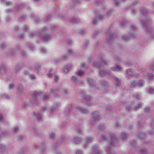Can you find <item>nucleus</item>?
Listing matches in <instances>:
<instances>
[{
  "label": "nucleus",
  "instance_id": "nucleus-40",
  "mask_svg": "<svg viewBox=\"0 0 154 154\" xmlns=\"http://www.w3.org/2000/svg\"><path fill=\"white\" fill-rule=\"evenodd\" d=\"M148 93L152 94L154 93V89L152 88H149L148 90Z\"/></svg>",
  "mask_w": 154,
  "mask_h": 154
},
{
  "label": "nucleus",
  "instance_id": "nucleus-17",
  "mask_svg": "<svg viewBox=\"0 0 154 154\" xmlns=\"http://www.w3.org/2000/svg\"><path fill=\"white\" fill-rule=\"evenodd\" d=\"M34 115L36 116L38 122H40L42 120V115L40 113L36 114L35 112H34Z\"/></svg>",
  "mask_w": 154,
  "mask_h": 154
},
{
  "label": "nucleus",
  "instance_id": "nucleus-23",
  "mask_svg": "<svg viewBox=\"0 0 154 154\" xmlns=\"http://www.w3.org/2000/svg\"><path fill=\"white\" fill-rule=\"evenodd\" d=\"M114 60L117 62H119L122 61L121 58L117 55H115L113 57Z\"/></svg>",
  "mask_w": 154,
  "mask_h": 154
},
{
  "label": "nucleus",
  "instance_id": "nucleus-37",
  "mask_svg": "<svg viewBox=\"0 0 154 154\" xmlns=\"http://www.w3.org/2000/svg\"><path fill=\"white\" fill-rule=\"evenodd\" d=\"M130 144L131 146L135 147L136 145V141L134 140H132L131 141Z\"/></svg>",
  "mask_w": 154,
  "mask_h": 154
},
{
  "label": "nucleus",
  "instance_id": "nucleus-32",
  "mask_svg": "<svg viewBox=\"0 0 154 154\" xmlns=\"http://www.w3.org/2000/svg\"><path fill=\"white\" fill-rule=\"evenodd\" d=\"M142 106V103L141 102L138 103L137 105L135 106L134 109L136 110L138 109Z\"/></svg>",
  "mask_w": 154,
  "mask_h": 154
},
{
  "label": "nucleus",
  "instance_id": "nucleus-64",
  "mask_svg": "<svg viewBox=\"0 0 154 154\" xmlns=\"http://www.w3.org/2000/svg\"><path fill=\"white\" fill-rule=\"evenodd\" d=\"M76 154H83V153L81 150H78L76 151Z\"/></svg>",
  "mask_w": 154,
  "mask_h": 154
},
{
  "label": "nucleus",
  "instance_id": "nucleus-43",
  "mask_svg": "<svg viewBox=\"0 0 154 154\" xmlns=\"http://www.w3.org/2000/svg\"><path fill=\"white\" fill-rule=\"evenodd\" d=\"M91 97L88 95H85L84 96V98L87 101H90Z\"/></svg>",
  "mask_w": 154,
  "mask_h": 154
},
{
  "label": "nucleus",
  "instance_id": "nucleus-54",
  "mask_svg": "<svg viewBox=\"0 0 154 154\" xmlns=\"http://www.w3.org/2000/svg\"><path fill=\"white\" fill-rule=\"evenodd\" d=\"M88 41H86L85 42L84 44L83 45V48L84 49H85L87 47L88 45Z\"/></svg>",
  "mask_w": 154,
  "mask_h": 154
},
{
  "label": "nucleus",
  "instance_id": "nucleus-27",
  "mask_svg": "<svg viewBox=\"0 0 154 154\" xmlns=\"http://www.w3.org/2000/svg\"><path fill=\"white\" fill-rule=\"evenodd\" d=\"M139 136L141 139H144L146 137V134L144 132H141L138 133Z\"/></svg>",
  "mask_w": 154,
  "mask_h": 154
},
{
  "label": "nucleus",
  "instance_id": "nucleus-20",
  "mask_svg": "<svg viewBox=\"0 0 154 154\" xmlns=\"http://www.w3.org/2000/svg\"><path fill=\"white\" fill-rule=\"evenodd\" d=\"M72 67L71 65H67L63 68V71L65 73L69 71Z\"/></svg>",
  "mask_w": 154,
  "mask_h": 154
},
{
  "label": "nucleus",
  "instance_id": "nucleus-10",
  "mask_svg": "<svg viewBox=\"0 0 154 154\" xmlns=\"http://www.w3.org/2000/svg\"><path fill=\"white\" fill-rule=\"evenodd\" d=\"M71 80L73 84L77 85H78V83L79 81V79L76 75H74L71 77Z\"/></svg>",
  "mask_w": 154,
  "mask_h": 154
},
{
  "label": "nucleus",
  "instance_id": "nucleus-24",
  "mask_svg": "<svg viewBox=\"0 0 154 154\" xmlns=\"http://www.w3.org/2000/svg\"><path fill=\"white\" fill-rule=\"evenodd\" d=\"M120 137L122 140H124L127 138V134L124 132H122L121 133Z\"/></svg>",
  "mask_w": 154,
  "mask_h": 154
},
{
  "label": "nucleus",
  "instance_id": "nucleus-21",
  "mask_svg": "<svg viewBox=\"0 0 154 154\" xmlns=\"http://www.w3.org/2000/svg\"><path fill=\"white\" fill-rule=\"evenodd\" d=\"M146 77L148 80L149 81H152L154 79V75L152 74L149 73L146 75Z\"/></svg>",
  "mask_w": 154,
  "mask_h": 154
},
{
  "label": "nucleus",
  "instance_id": "nucleus-38",
  "mask_svg": "<svg viewBox=\"0 0 154 154\" xmlns=\"http://www.w3.org/2000/svg\"><path fill=\"white\" fill-rule=\"evenodd\" d=\"M133 97L136 98L137 100H139L141 98V96L140 94H135L133 95Z\"/></svg>",
  "mask_w": 154,
  "mask_h": 154
},
{
  "label": "nucleus",
  "instance_id": "nucleus-8",
  "mask_svg": "<svg viewBox=\"0 0 154 154\" xmlns=\"http://www.w3.org/2000/svg\"><path fill=\"white\" fill-rule=\"evenodd\" d=\"M82 140V138L78 136L75 137L72 140V141L75 144H79L81 143Z\"/></svg>",
  "mask_w": 154,
  "mask_h": 154
},
{
  "label": "nucleus",
  "instance_id": "nucleus-36",
  "mask_svg": "<svg viewBox=\"0 0 154 154\" xmlns=\"http://www.w3.org/2000/svg\"><path fill=\"white\" fill-rule=\"evenodd\" d=\"M5 149V146L2 144H0V152H2Z\"/></svg>",
  "mask_w": 154,
  "mask_h": 154
},
{
  "label": "nucleus",
  "instance_id": "nucleus-28",
  "mask_svg": "<svg viewBox=\"0 0 154 154\" xmlns=\"http://www.w3.org/2000/svg\"><path fill=\"white\" fill-rule=\"evenodd\" d=\"M76 74L80 76H83L85 75V72L79 70L76 72Z\"/></svg>",
  "mask_w": 154,
  "mask_h": 154
},
{
  "label": "nucleus",
  "instance_id": "nucleus-4",
  "mask_svg": "<svg viewBox=\"0 0 154 154\" xmlns=\"http://www.w3.org/2000/svg\"><path fill=\"white\" fill-rule=\"evenodd\" d=\"M92 121L91 122V125L94 124L93 122H96L101 119V117L99 113L97 112H93L92 113Z\"/></svg>",
  "mask_w": 154,
  "mask_h": 154
},
{
  "label": "nucleus",
  "instance_id": "nucleus-6",
  "mask_svg": "<svg viewBox=\"0 0 154 154\" xmlns=\"http://www.w3.org/2000/svg\"><path fill=\"white\" fill-rule=\"evenodd\" d=\"M102 151L99 148L97 145L94 146L93 147L92 152L91 154H102Z\"/></svg>",
  "mask_w": 154,
  "mask_h": 154
},
{
  "label": "nucleus",
  "instance_id": "nucleus-41",
  "mask_svg": "<svg viewBox=\"0 0 154 154\" xmlns=\"http://www.w3.org/2000/svg\"><path fill=\"white\" fill-rule=\"evenodd\" d=\"M61 92L64 95H66L68 93V91L66 89L63 88L61 90Z\"/></svg>",
  "mask_w": 154,
  "mask_h": 154
},
{
  "label": "nucleus",
  "instance_id": "nucleus-45",
  "mask_svg": "<svg viewBox=\"0 0 154 154\" xmlns=\"http://www.w3.org/2000/svg\"><path fill=\"white\" fill-rule=\"evenodd\" d=\"M76 131L79 134H83V131L79 128H76Z\"/></svg>",
  "mask_w": 154,
  "mask_h": 154
},
{
  "label": "nucleus",
  "instance_id": "nucleus-57",
  "mask_svg": "<svg viewBox=\"0 0 154 154\" xmlns=\"http://www.w3.org/2000/svg\"><path fill=\"white\" fill-rule=\"evenodd\" d=\"M6 45L5 44V43H1L0 45V48L2 49H3L5 48L6 47Z\"/></svg>",
  "mask_w": 154,
  "mask_h": 154
},
{
  "label": "nucleus",
  "instance_id": "nucleus-14",
  "mask_svg": "<svg viewBox=\"0 0 154 154\" xmlns=\"http://www.w3.org/2000/svg\"><path fill=\"white\" fill-rule=\"evenodd\" d=\"M112 69L114 71H121L123 69L122 67L119 65H116L112 68Z\"/></svg>",
  "mask_w": 154,
  "mask_h": 154
},
{
  "label": "nucleus",
  "instance_id": "nucleus-31",
  "mask_svg": "<svg viewBox=\"0 0 154 154\" xmlns=\"http://www.w3.org/2000/svg\"><path fill=\"white\" fill-rule=\"evenodd\" d=\"M58 110V109L57 108V106H54L52 107L51 109V113H53L54 112L57 111Z\"/></svg>",
  "mask_w": 154,
  "mask_h": 154
},
{
  "label": "nucleus",
  "instance_id": "nucleus-53",
  "mask_svg": "<svg viewBox=\"0 0 154 154\" xmlns=\"http://www.w3.org/2000/svg\"><path fill=\"white\" fill-rule=\"evenodd\" d=\"M60 61V59L58 58L55 59L53 60L54 62L55 63H59Z\"/></svg>",
  "mask_w": 154,
  "mask_h": 154
},
{
  "label": "nucleus",
  "instance_id": "nucleus-1",
  "mask_svg": "<svg viewBox=\"0 0 154 154\" xmlns=\"http://www.w3.org/2000/svg\"><path fill=\"white\" fill-rule=\"evenodd\" d=\"M100 140V141L108 140L109 144L108 146L106 147V150L107 154H112L111 152L112 148L116 146L118 143L115 134L112 133H110L109 134V136L108 138L104 135L103 134L101 135Z\"/></svg>",
  "mask_w": 154,
  "mask_h": 154
},
{
  "label": "nucleus",
  "instance_id": "nucleus-46",
  "mask_svg": "<svg viewBox=\"0 0 154 154\" xmlns=\"http://www.w3.org/2000/svg\"><path fill=\"white\" fill-rule=\"evenodd\" d=\"M73 51L71 49H69L67 51V54L68 55H72L73 54Z\"/></svg>",
  "mask_w": 154,
  "mask_h": 154
},
{
  "label": "nucleus",
  "instance_id": "nucleus-58",
  "mask_svg": "<svg viewBox=\"0 0 154 154\" xmlns=\"http://www.w3.org/2000/svg\"><path fill=\"white\" fill-rule=\"evenodd\" d=\"M23 88V85L21 84L19 85L18 88V89L19 91H21Z\"/></svg>",
  "mask_w": 154,
  "mask_h": 154
},
{
  "label": "nucleus",
  "instance_id": "nucleus-7",
  "mask_svg": "<svg viewBox=\"0 0 154 154\" xmlns=\"http://www.w3.org/2000/svg\"><path fill=\"white\" fill-rule=\"evenodd\" d=\"M106 33L109 34V36L106 38V42L108 44H109L110 42L112 41V39L113 37H115L116 35V34L111 33L110 32H107Z\"/></svg>",
  "mask_w": 154,
  "mask_h": 154
},
{
  "label": "nucleus",
  "instance_id": "nucleus-51",
  "mask_svg": "<svg viewBox=\"0 0 154 154\" xmlns=\"http://www.w3.org/2000/svg\"><path fill=\"white\" fill-rule=\"evenodd\" d=\"M97 19L98 20H102L103 17L101 16L100 14H98L97 16Z\"/></svg>",
  "mask_w": 154,
  "mask_h": 154
},
{
  "label": "nucleus",
  "instance_id": "nucleus-26",
  "mask_svg": "<svg viewBox=\"0 0 154 154\" xmlns=\"http://www.w3.org/2000/svg\"><path fill=\"white\" fill-rule=\"evenodd\" d=\"M19 131V128L17 126H16L13 128L12 129V132L14 134H15Z\"/></svg>",
  "mask_w": 154,
  "mask_h": 154
},
{
  "label": "nucleus",
  "instance_id": "nucleus-13",
  "mask_svg": "<svg viewBox=\"0 0 154 154\" xmlns=\"http://www.w3.org/2000/svg\"><path fill=\"white\" fill-rule=\"evenodd\" d=\"M92 66L94 67L100 69V67L103 66L101 63L98 61H95L92 63Z\"/></svg>",
  "mask_w": 154,
  "mask_h": 154
},
{
  "label": "nucleus",
  "instance_id": "nucleus-52",
  "mask_svg": "<svg viewBox=\"0 0 154 154\" xmlns=\"http://www.w3.org/2000/svg\"><path fill=\"white\" fill-rule=\"evenodd\" d=\"M68 58V56L67 55H65L63 56L61 58V59L63 61L66 60Z\"/></svg>",
  "mask_w": 154,
  "mask_h": 154
},
{
  "label": "nucleus",
  "instance_id": "nucleus-30",
  "mask_svg": "<svg viewBox=\"0 0 154 154\" xmlns=\"http://www.w3.org/2000/svg\"><path fill=\"white\" fill-rule=\"evenodd\" d=\"M49 91L50 95L53 96L54 97L57 96V93L55 90H54L52 89H50Z\"/></svg>",
  "mask_w": 154,
  "mask_h": 154
},
{
  "label": "nucleus",
  "instance_id": "nucleus-11",
  "mask_svg": "<svg viewBox=\"0 0 154 154\" xmlns=\"http://www.w3.org/2000/svg\"><path fill=\"white\" fill-rule=\"evenodd\" d=\"M151 22V20L150 18H148L146 20L142 21L141 24L143 27H145L148 25Z\"/></svg>",
  "mask_w": 154,
  "mask_h": 154
},
{
  "label": "nucleus",
  "instance_id": "nucleus-29",
  "mask_svg": "<svg viewBox=\"0 0 154 154\" xmlns=\"http://www.w3.org/2000/svg\"><path fill=\"white\" fill-rule=\"evenodd\" d=\"M141 12L144 15H146L148 13V11L146 9L144 8H142L141 9Z\"/></svg>",
  "mask_w": 154,
  "mask_h": 154
},
{
  "label": "nucleus",
  "instance_id": "nucleus-49",
  "mask_svg": "<svg viewBox=\"0 0 154 154\" xmlns=\"http://www.w3.org/2000/svg\"><path fill=\"white\" fill-rule=\"evenodd\" d=\"M71 21L72 23H76L78 22L79 20L76 18H72L71 19Z\"/></svg>",
  "mask_w": 154,
  "mask_h": 154
},
{
  "label": "nucleus",
  "instance_id": "nucleus-39",
  "mask_svg": "<svg viewBox=\"0 0 154 154\" xmlns=\"http://www.w3.org/2000/svg\"><path fill=\"white\" fill-rule=\"evenodd\" d=\"M98 129L100 131H103L105 129V127L103 125H100L98 127Z\"/></svg>",
  "mask_w": 154,
  "mask_h": 154
},
{
  "label": "nucleus",
  "instance_id": "nucleus-25",
  "mask_svg": "<svg viewBox=\"0 0 154 154\" xmlns=\"http://www.w3.org/2000/svg\"><path fill=\"white\" fill-rule=\"evenodd\" d=\"M108 74H109V72L104 70H101L99 72V75L101 76H103Z\"/></svg>",
  "mask_w": 154,
  "mask_h": 154
},
{
  "label": "nucleus",
  "instance_id": "nucleus-63",
  "mask_svg": "<svg viewBox=\"0 0 154 154\" xmlns=\"http://www.w3.org/2000/svg\"><path fill=\"white\" fill-rule=\"evenodd\" d=\"M26 18V17L24 16L21 17L19 19V20L20 21H22L23 20Z\"/></svg>",
  "mask_w": 154,
  "mask_h": 154
},
{
  "label": "nucleus",
  "instance_id": "nucleus-33",
  "mask_svg": "<svg viewBox=\"0 0 154 154\" xmlns=\"http://www.w3.org/2000/svg\"><path fill=\"white\" fill-rule=\"evenodd\" d=\"M54 75V73L53 70L51 69L49 71V73L47 74V75L49 78H51Z\"/></svg>",
  "mask_w": 154,
  "mask_h": 154
},
{
  "label": "nucleus",
  "instance_id": "nucleus-9",
  "mask_svg": "<svg viewBox=\"0 0 154 154\" xmlns=\"http://www.w3.org/2000/svg\"><path fill=\"white\" fill-rule=\"evenodd\" d=\"M87 80L88 83L90 87H93L95 86V82L92 78H88Z\"/></svg>",
  "mask_w": 154,
  "mask_h": 154
},
{
  "label": "nucleus",
  "instance_id": "nucleus-55",
  "mask_svg": "<svg viewBox=\"0 0 154 154\" xmlns=\"http://www.w3.org/2000/svg\"><path fill=\"white\" fill-rule=\"evenodd\" d=\"M85 33V31L84 29L80 30L79 31V33L82 35L84 34Z\"/></svg>",
  "mask_w": 154,
  "mask_h": 154
},
{
  "label": "nucleus",
  "instance_id": "nucleus-18",
  "mask_svg": "<svg viewBox=\"0 0 154 154\" xmlns=\"http://www.w3.org/2000/svg\"><path fill=\"white\" fill-rule=\"evenodd\" d=\"M144 84L145 82L143 80H139L137 82V86L140 88L143 87Z\"/></svg>",
  "mask_w": 154,
  "mask_h": 154
},
{
  "label": "nucleus",
  "instance_id": "nucleus-16",
  "mask_svg": "<svg viewBox=\"0 0 154 154\" xmlns=\"http://www.w3.org/2000/svg\"><path fill=\"white\" fill-rule=\"evenodd\" d=\"M100 84L103 87H107L109 85L108 82L106 81L103 80L100 81Z\"/></svg>",
  "mask_w": 154,
  "mask_h": 154
},
{
  "label": "nucleus",
  "instance_id": "nucleus-50",
  "mask_svg": "<svg viewBox=\"0 0 154 154\" xmlns=\"http://www.w3.org/2000/svg\"><path fill=\"white\" fill-rule=\"evenodd\" d=\"M2 97L4 98L9 99V96L7 94H3L1 95Z\"/></svg>",
  "mask_w": 154,
  "mask_h": 154
},
{
  "label": "nucleus",
  "instance_id": "nucleus-60",
  "mask_svg": "<svg viewBox=\"0 0 154 154\" xmlns=\"http://www.w3.org/2000/svg\"><path fill=\"white\" fill-rule=\"evenodd\" d=\"M59 79V77L57 75H55L54 77V81L55 82H57L58 81Z\"/></svg>",
  "mask_w": 154,
  "mask_h": 154
},
{
  "label": "nucleus",
  "instance_id": "nucleus-44",
  "mask_svg": "<svg viewBox=\"0 0 154 154\" xmlns=\"http://www.w3.org/2000/svg\"><path fill=\"white\" fill-rule=\"evenodd\" d=\"M150 111V109L149 107H146L144 109V112L146 113H149Z\"/></svg>",
  "mask_w": 154,
  "mask_h": 154
},
{
  "label": "nucleus",
  "instance_id": "nucleus-5",
  "mask_svg": "<svg viewBox=\"0 0 154 154\" xmlns=\"http://www.w3.org/2000/svg\"><path fill=\"white\" fill-rule=\"evenodd\" d=\"M94 138L91 136L87 137L85 139V142L83 144V147L84 148H86L89 144L91 143L94 140Z\"/></svg>",
  "mask_w": 154,
  "mask_h": 154
},
{
  "label": "nucleus",
  "instance_id": "nucleus-62",
  "mask_svg": "<svg viewBox=\"0 0 154 154\" xmlns=\"http://www.w3.org/2000/svg\"><path fill=\"white\" fill-rule=\"evenodd\" d=\"M40 150L42 152H44L45 149V148L44 146H41L40 147Z\"/></svg>",
  "mask_w": 154,
  "mask_h": 154
},
{
  "label": "nucleus",
  "instance_id": "nucleus-47",
  "mask_svg": "<svg viewBox=\"0 0 154 154\" xmlns=\"http://www.w3.org/2000/svg\"><path fill=\"white\" fill-rule=\"evenodd\" d=\"M140 152L142 154H146L147 153V151L145 149H141L140 150Z\"/></svg>",
  "mask_w": 154,
  "mask_h": 154
},
{
  "label": "nucleus",
  "instance_id": "nucleus-22",
  "mask_svg": "<svg viewBox=\"0 0 154 154\" xmlns=\"http://www.w3.org/2000/svg\"><path fill=\"white\" fill-rule=\"evenodd\" d=\"M78 109L83 113H86L88 112L87 109L81 107L79 106L78 107Z\"/></svg>",
  "mask_w": 154,
  "mask_h": 154
},
{
  "label": "nucleus",
  "instance_id": "nucleus-35",
  "mask_svg": "<svg viewBox=\"0 0 154 154\" xmlns=\"http://www.w3.org/2000/svg\"><path fill=\"white\" fill-rule=\"evenodd\" d=\"M36 35V33L35 32H28V35L30 37H33Z\"/></svg>",
  "mask_w": 154,
  "mask_h": 154
},
{
  "label": "nucleus",
  "instance_id": "nucleus-19",
  "mask_svg": "<svg viewBox=\"0 0 154 154\" xmlns=\"http://www.w3.org/2000/svg\"><path fill=\"white\" fill-rule=\"evenodd\" d=\"M113 79L115 81L116 86H120L121 83L120 80L116 77H114Z\"/></svg>",
  "mask_w": 154,
  "mask_h": 154
},
{
  "label": "nucleus",
  "instance_id": "nucleus-15",
  "mask_svg": "<svg viewBox=\"0 0 154 154\" xmlns=\"http://www.w3.org/2000/svg\"><path fill=\"white\" fill-rule=\"evenodd\" d=\"M6 72V67L4 65H1L0 66V75L5 74Z\"/></svg>",
  "mask_w": 154,
  "mask_h": 154
},
{
  "label": "nucleus",
  "instance_id": "nucleus-34",
  "mask_svg": "<svg viewBox=\"0 0 154 154\" xmlns=\"http://www.w3.org/2000/svg\"><path fill=\"white\" fill-rule=\"evenodd\" d=\"M137 86V82L133 81L131 82L130 85V87L131 88H134Z\"/></svg>",
  "mask_w": 154,
  "mask_h": 154
},
{
  "label": "nucleus",
  "instance_id": "nucleus-12",
  "mask_svg": "<svg viewBox=\"0 0 154 154\" xmlns=\"http://www.w3.org/2000/svg\"><path fill=\"white\" fill-rule=\"evenodd\" d=\"M134 37H135V35L134 34L133 35H131L129 36L124 35L122 36V40L124 42H126L130 38Z\"/></svg>",
  "mask_w": 154,
  "mask_h": 154
},
{
  "label": "nucleus",
  "instance_id": "nucleus-56",
  "mask_svg": "<svg viewBox=\"0 0 154 154\" xmlns=\"http://www.w3.org/2000/svg\"><path fill=\"white\" fill-rule=\"evenodd\" d=\"M40 95V94L38 92H35L34 93V96L35 97H37Z\"/></svg>",
  "mask_w": 154,
  "mask_h": 154
},
{
  "label": "nucleus",
  "instance_id": "nucleus-59",
  "mask_svg": "<svg viewBox=\"0 0 154 154\" xmlns=\"http://www.w3.org/2000/svg\"><path fill=\"white\" fill-rule=\"evenodd\" d=\"M81 68H88V66H86L85 65V64L84 63H82L81 66Z\"/></svg>",
  "mask_w": 154,
  "mask_h": 154
},
{
  "label": "nucleus",
  "instance_id": "nucleus-3",
  "mask_svg": "<svg viewBox=\"0 0 154 154\" xmlns=\"http://www.w3.org/2000/svg\"><path fill=\"white\" fill-rule=\"evenodd\" d=\"M126 75L128 77H137L138 76L139 74L136 72L133 69H127L125 71Z\"/></svg>",
  "mask_w": 154,
  "mask_h": 154
},
{
  "label": "nucleus",
  "instance_id": "nucleus-61",
  "mask_svg": "<svg viewBox=\"0 0 154 154\" xmlns=\"http://www.w3.org/2000/svg\"><path fill=\"white\" fill-rule=\"evenodd\" d=\"M48 97H49L48 96V95L46 94H45L43 96V99L44 100H47L48 99Z\"/></svg>",
  "mask_w": 154,
  "mask_h": 154
},
{
  "label": "nucleus",
  "instance_id": "nucleus-42",
  "mask_svg": "<svg viewBox=\"0 0 154 154\" xmlns=\"http://www.w3.org/2000/svg\"><path fill=\"white\" fill-rule=\"evenodd\" d=\"M56 136L55 134L54 133H51L50 136L49 137L50 138H51L53 140L55 138Z\"/></svg>",
  "mask_w": 154,
  "mask_h": 154
},
{
  "label": "nucleus",
  "instance_id": "nucleus-2",
  "mask_svg": "<svg viewBox=\"0 0 154 154\" xmlns=\"http://www.w3.org/2000/svg\"><path fill=\"white\" fill-rule=\"evenodd\" d=\"M47 29L46 27H44L42 30V33H43V35L42 36L41 35H39V37L43 41L47 42L51 38V35L44 33L45 31L47 30Z\"/></svg>",
  "mask_w": 154,
  "mask_h": 154
},
{
  "label": "nucleus",
  "instance_id": "nucleus-48",
  "mask_svg": "<svg viewBox=\"0 0 154 154\" xmlns=\"http://www.w3.org/2000/svg\"><path fill=\"white\" fill-rule=\"evenodd\" d=\"M21 68V67L19 65H17L15 67V71L16 72H17Z\"/></svg>",
  "mask_w": 154,
  "mask_h": 154
}]
</instances>
